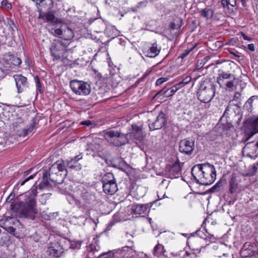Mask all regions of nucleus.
I'll return each mask as SVG.
<instances>
[{
    "instance_id": "44",
    "label": "nucleus",
    "mask_w": 258,
    "mask_h": 258,
    "mask_svg": "<svg viewBox=\"0 0 258 258\" xmlns=\"http://www.w3.org/2000/svg\"><path fill=\"white\" fill-rule=\"evenodd\" d=\"M174 88H175V91H177V90H178L179 89H180L181 88L183 87V85H182L181 83V82H179V83L174 85L173 86H172Z\"/></svg>"
},
{
    "instance_id": "51",
    "label": "nucleus",
    "mask_w": 258,
    "mask_h": 258,
    "mask_svg": "<svg viewBox=\"0 0 258 258\" xmlns=\"http://www.w3.org/2000/svg\"><path fill=\"white\" fill-rule=\"evenodd\" d=\"M81 246L80 243H72L71 245V248L73 249H75L76 248H79Z\"/></svg>"
},
{
    "instance_id": "32",
    "label": "nucleus",
    "mask_w": 258,
    "mask_h": 258,
    "mask_svg": "<svg viewBox=\"0 0 258 258\" xmlns=\"http://www.w3.org/2000/svg\"><path fill=\"white\" fill-rule=\"evenodd\" d=\"M222 186V182L219 181L210 189V191L211 192H215L216 191H219Z\"/></svg>"
},
{
    "instance_id": "42",
    "label": "nucleus",
    "mask_w": 258,
    "mask_h": 258,
    "mask_svg": "<svg viewBox=\"0 0 258 258\" xmlns=\"http://www.w3.org/2000/svg\"><path fill=\"white\" fill-rule=\"evenodd\" d=\"M243 107L244 109H246L248 111H251L252 110V105L248 103L247 101L245 103Z\"/></svg>"
},
{
    "instance_id": "56",
    "label": "nucleus",
    "mask_w": 258,
    "mask_h": 258,
    "mask_svg": "<svg viewBox=\"0 0 258 258\" xmlns=\"http://www.w3.org/2000/svg\"><path fill=\"white\" fill-rule=\"evenodd\" d=\"M208 238L209 239L210 241H214L216 239L215 237L213 235H209V236H207L206 238H204L206 239Z\"/></svg>"
},
{
    "instance_id": "25",
    "label": "nucleus",
    "mask_w": 258,
    "mask_h": 258,
    "mask_svg": "<svg viewBox=\"0 0 258 258\" xmlns=\"http://www.w3.org/2000/svg\"><path fill=\"white\" fill-rule=\"evenodd\" d=\"M213 14L214 12L212 9L209 8H205L202 11L201 15L208 20L212 18Z\"/></svg>"
},
{
    "instance_id": "40",
    "label": "nucleus",
    "mask_w": 258,
    "mask_h": 258,
    "mask_svg": "<svg viewBox=\"0 0 258 258\" xmlns=\"http://www.w3.org/2000/svg\"><path fill=\"white\" fill-rule=\"evenodd\" d=\"M48 174L47 172V171H45L43 175V180H44V183L45 185H47L49 183L48 181Z\"/></svg>"
},
{
    "instance_id": "38",
    "label": "nucleus",
    "mask_w": 258,
    "mask_h": 258,
    "mask_svg": "<svg viewBox=\"0 0 258 258\" xmlns=\"http://www.w3.org/2000/svg\"><path fill=\"white\" fill-rule=\"evenodd\" d=\"M232 106H231V105H229L227 106L223 114V115L222 116V118L228 117V115L229 114V112L230 111V110L232 109Z\"/></svg>"
},
{
    "instance_id": "53",
    "label": "nucleus",
    "mask_w": 258,
    "mask_h": 258,
    "mask_svg": "<svg viewBox=\"0 0 258 258\" xmlns=\"http://www.w3.org/2000/svg\"><path fill=\"white\" fill-rule=\"evenodd\" d=\"M36 86H37V89H39V91H41V90H40L41 84H40V80L38 77H36Z\"/></svg>"
},
{
    "instance_id": "43",
    "label": "nucleus",
    "mask_w": 258,
    "mask_h": 258,
    "mask_svg": "<svg viewBox=\"0 0 258 258\" xmlns=\"http://www.w3.org/2000/svg\"><path fill=\"white\" fill-rule=\"evenodd\" d=\"M254 100H258V96L254 95L252 96L251 97H250L247 101V102L250 104L251 105H252V102Z\"/></svg>"
},
{
    "instance_id": "9",
    "label": "nucleus",
    "mask_w": 258,
    "mask_h": 258,
    "mask_svg": "<svg viewBox=\"0 0 258 258\" xmlns=\"http://www.w3.org/2000/svg\"><path fill=\"white\" fill-rule=\"evenodd\" d=\"M246 139L248 140L258 133V116L252 117L247 119L243 124Z\"/></svg>"
},
{
    "instance_id": "14",
    "label": "nucleus",
    "mask_w": 258,
    "mask_h": 258,
    "mask_svg": "<svg viewBox=\"0 0 258 258\" xmlns=\"http://www.w3.org/2000/svg\"><path fill=\"white\" fill-rule=\"evenodd\" d=\"M63 49L64 46L60 41L58 40L54 41L50 48L51 55L53 57L54 60H58L60 58V52Z\"/></svg>"
},
{
    "instance_id": "11",
    "label": "nucleus",
    "mask_w": 258,
    "mask_h": 258,
    "mask_svg": "<svg viewBox=\"0 0 258 258\" xmlns=\"http://www.w3.org/2000/svg\"><path fill=\"white\" fill-rule=\"evenodd\" d=\"M19 223V221L14 217H5L0 220V226L7 231L13 233L15 231V228L13 225H16Z\"/></svg>"
},
{
    "instance_id": "55",
    "label": "nucleus",
    "mask_w": 258,
    "mask_h": 258,
    "mask_svg": "<svg viewBox=\"0 0 258 258\" xmlns=\"http://www.w3.org/2000/svg\"><path fill=\"white\" fill-rule=\"evenodd\" d=\"M34 127H35V125L34 124H31L30 125V126L28 128H27V130H28V134L29 133H31L33 131V130L34 129Z\"/></svg>"
},
{
    "instance_id": "41",
    "label": "nucleus",
    "mask_w": 258,
    "mask_h": 258,
    "mask_svg": "<svg viewBox=\"0 0 258 258\" xmlns=\"http://www.w3.org/2000/svg\"><path fill=\"white\" fill-rule=\"evenodd\" d=\"M18 134L20 137H25L28 135V130L27 128H23L21 131L19 132Z\"/></svg>"
},
{
    "instance_id": "23",
    "label": "nucleus",
    "mask_w": 258,
    "mask_h": 258,
    "mask_svg": "<svg viewBox=\"0 0 258 258\" xmlns=\"http://www.w3.org/2000/svg\"><path fill=\"white\" fill-rule=\"evenodd\" d=\"M175 89H176L174 88L173 87L167 89L163 88L158 92V94L162 93L164 97H169L172 96L176 92Z\"/></svg>"
},
{
    "instance_id": "48",
    "label": "nucleus",
    "mask_w": 258,
    "mask_h": 258,
    "mask_svg": "<svg viewBox=\"0 0 258 258\" xmlns=\"http://www.w3.org/2000/svg\"><path fill=\"white\" fill-rule=\"evenodd\" d=\"M147 5V1H145L138 3V7L139 8L146 7Z\"/></svg>"
},
{
    "instance_id": "46",
    "label": "nucleus",
    "mask_w": 258,
    "mask_h": 258,
    "mask_svg": "<svg viewBox=\"0 0 258 258\" xmlns=\"http://www.w3.org/2000/svg\"><path fill=\"white\" fill-rule=\"evenodd\" d=\"M186 252H185L184 251H180L179 254H173L174 256H177V258H183L182 256L181 255H184Z\"/></svg>"
},
{
    "instance_id": "4",
    "label": "nucleus",
    "mask_w": 258,
    "mask_h": 258,
    "mask_svg": "<svg viewBox=\"0 0 258 258\" xmlns=\"http://www.w3.org/2000/svg\"><path fill=\"white\" fill-rule=\"evenodd\" d=\"M215 93V88L212 84L203 82L200 85L197 92L198 99L202 102L208 103L214 98Z\"/></svg>"
},
{
    "instance_id": "33",
    "label": "nucleus",
    "mask_w": 258,
    "mask_h": 258,
    "mask_svg": "<svg viewBox=\"0 0 258 258\" xmlns=\"http://www.w3.org/2000/svg\"><path fill=\"white\" fill-rule=\"evenodd\" d=\"M114 253L113 251H110L108 252L103 253L100 254L98 258H113Z\"/></svg>"
},
{
    "instance_id": "54",
    "label": "nucleus",
    "mask_w": 258,
    "mask_h": 258,
    "mask_svg": "<svg viewBox=\"0 0 258 258\" xmlns=\"http://www.w3.org/2000/svg\"><path fill=\"white\" fill-rule=\"evenodd\" d=\"M103 89L102 88H99V89L97 91V94L99 95V96H102L104 94Z\"/></svg>"
},
{
    "instance_id": "29",
    "label": "nucleus",
    "mask_w": 258,
    "mask_h": 258,
    "mask_svg": "<svg viewBox=\"0 0 258 258\" xmlns=\"http://www.w3.org/2000/svg\"><path fill=\"white\" fill-rule=\"evenodd\" d=\"M82 158V156L80 155L76 156L74 158L71 159L70 161L68 162V166L70 167H75V164Z\"/></svg>"
},
{
    "instance_id": "6",
    "label": "nucleus",
    "mask_w": 258,
    "mask_h": 258,
    "mask_svg": "<svg viewBox=\"0 0 258 258\" xmlns=\"http://www.w3.org/2000/svg\"><path fill=\"white\" fill-rule=\"evenodd\" d=\"M217 82L221 87L228 91L236 89L235 77L232 74L222 71L217 77Z\"/></svg>"
},
{
    "instance_id": "52",
    "label": "nucleus",
    "mask_w": 258,
    "mask_h": 258,
    "mask_svg": "<svg viewBox=\"0 0 258 258\" xmlns=\"http://www.w3.org/2000/svg\"><path fill=\"white\" fill-rule=\"evenodd\" d=\"M190 51V50H185V51L184 52H183L181 55H180V57H181L182 58H184L185 57H186L187 54L189 53V52Z\"/></svg>"
},
{
    "instance_id": "37",
    "label": "nucleus",
    "mask_w": 258,
    "mask_h": 258,
    "mask_svg": "<svg viewBox=\"0 0 258 258\" xmlns=\"http://www.w3.org/2000/svg\"><path fill=\"white\" fill-rule=\"evenodd\" d=\"M232 106H231V105H229L227 106L223 114V115L222 116V118L228 117V115L229 114V112L230 111V110L232 109Z\"/></svg>"
},
{
    "instance_id": "64",
    "label": "nucleus",
    "mask_w": 258,
    "mask_h": 258,
    "mask_svg": "<svg viewBox=\"0 0 258 258\" xmlns=\"http://www.w3.org/2000/svg\"><path fill=\"white\" fill-rule=\"evenodd\" d=\"M238 1H240V2L242 3V5L243 6H245L246 4V1L245 0H237Z\"/></svg>"
},
{
    "instance_id": "26",
    "label": "nucleus",
    "mask_w": 258,
    "mask_h": 258,
    "mask_svg": "<svg viewBox=\"0 0 258 258\" xmlns=\"http://www.w3.org/2000/svg\"><path fill=\"white\" fill-rule=\"evenodd\" d=\"M257 168V164H253L252 165L249 166L247 175L248 176H252L254 175L256 173Z\"/></svg>"
},
{
    "instance_id": "50",
    "label": "nucleus",
    "mask_w": 258,
    "mask_h": 258,
    "mask_svg": "<svg viewBox=\"0 0 258 258\" xmlns=\"http://www.w3.org/2000/svg\"><path fill=\"white\" fill-rule=\"evenodd\" d=\"M221 4L224 8H228L229 6L227 0H221Z\"/></svg>"
},
{
    "instance_id": "1",
    "label": "nucleus",
    "mask_w": 258,
    "mask_h": 258,
    "mask_svg": "<svg viewBox=\"0 0 258 258\" xmlns=\"http://www.w3.org/2000/svg\"><path fill=\"white\" fill-rule=\"evenodd\" d=\"M132 128V132L128 134H123L113 130H105L102 132V135L109 143L115 146H120L127 143L128 136L131 139H136L139 141L143 140L145 135L142 131V127L137 125L133 124Z\"/></svg>"
},
{
    "instance_id": "57",
    "label": "nucleus",
    "mask_w": 258,
    "mask_h": 258,
    "mask_svg": "<svg viewBox=\"0 0 258 258\" xmlns=\"http://www.w3.org/2000/svg\"><path fill=\"white\" fill-rule=\"evenodd\" d=\"M247 48L251 51H254V46L253 44H249L247 46Z\"/></svg>"
},
{
    "instance_id": "36",
    "label": "nucleus",
    "mask_w": 258,
    "mask_h": 258,
    "mask_svg": "<svg viewBox=\"0 0 258 258\" xmlns=\"http://www.w3.org/2000/svg\"><path fill=\"white\" fill-rule=\"evenodd\" d=\"M191 80L192 79L190 76H187L185 78H184L180 82L181 83L183 86H184V85H186L188 84L189 82H190Z\"/></svg>"
},
{
    "instance_id": "45",
    "label": "nucleus",
    "mask_w": 258,
    "mask_h": 258,
    "mask_svg": "<svg viewBox=\"0 0 258 258\" xmlns=\"http://www.w3.org/2000/svg\"><path fill=\"white\" fill-rule=\"evenodd\" d=\"M228 3L229 4V5L231 6V7H235L236 5V2L237 0H227Z\"/></svg>"
},
{
    "instance_id": "31",
    "label": "nucleus",
    "mask_w": 258,
    "mask_h": 258,
    "mask_svg": "<svg viewBox=\"0 0 258 258\" xmlns=\"http://www.w3.org/2000/svg\"><path fill=\"white\" fill-rule=\"evenodd\" d=\"M134 248L135 247L134 246V243L133 240L129 239L127 241V245L122 247V251H125V249L127 248L128 249H130L131 250H134L135 251Z\"/></svg>"
},
{
    "instance_id": "62",
    "label": "nucleus",
    "mask_w": 258,
    "mask_h": 258,
    "mask_svg": "<svg viewBox=\"0 0 258 258\" xmlns=\"http://www.w3.org/2000/svg\"><path fill=\"white\" fill-rule=\"evenodd\" d=\"M230 53L234 56L235 57H239L240 56L239 55L236 54L234 52L230 51Z\"/></svg>"
},
{
    "instance_id": "30",
    "label": "nucleus",
    "mask_w": 258,
    "mask_h": 258,
    "mask_svg": "<svg viewBox=\"0 0 258 258\" xmlns=\"http://www.w3.org/2000/svg\"><path fill=\"white\" fill-rule=\"evenodd\" d=\"M45 22H53L55 20V16L51 12H48L45 14Z\"/></svg>"
},
{
    "instance_id": "20",
    "label": "nucleus",
    "mask_w": 258,
    "mask_h": 258,
    "mask_svg": "<svg viewBox=\"0 0 258 258\" xmlns=\"http://www.w3.org/2000/svg\"><path fill=\"white\" fill-rule=\"evenodd\" d=\"M148 207L147 204H138L133 206L132 210L135 214H142L147 210Z\"/></svg>"
},
{
    "instance_id": "59",
    "label": "nucleus",
    "mask_w": 258,
    "mask_h": 258,
    "mask_svg": "<svg viewBox=\"0 0 258 258\" xmlns=\"http://www.w3.org/2000/svg\"><path fill=\"white\" fill-rule=\"evenodd\" d=\"M203 64L202 62L200 63L199 62H198L195 70H199V69L202 68L203 67Z\"/></svg>"
},
{
    "instance_id": "24",
    "label": "nucleus",
    "mask_w": 258,
    "mask_h": 258,
    "mask_svg": "<svg viewBox=\"0 0 258 258\" xmlns=\"http://www.w3.org/2000/svg\"><path fill=\"white\" fill-rule=\"evenodd\" d=\"M238 187V184L235 178H232L229 182V191L230 194L235 193Z\"/></svg>"
},
{
    "instance_id": "10",
    "label": "nucleus",
    "mask_w": 258,
    "mask_h": 258,
    "mask_svg": "<svg viewBox=\"0 0 258 258\" xmlns=\"http://www.w3.org/2000/svg\"><path fill=\"white\" fill-rule=\"evenodd\" d=\"M242 154L247 157L255 159L258 156V139L255 141L246 143L243 148Z\"/></svg>"
},
{
    "instance_id": "28",
    "label": "nucleus",
    "mask_w": 258,
    "mask_h": 258,
    "mask_svg": "<svg viewBox=\"0 0 258 258\" xmlns=\"http://www.w3.org/2000/svg\"><path fill=\"white\" fill-rule=\"evenodd\" d=\"M47 252L51 256L55 257H58L59 256H60L61 254L62 253L60 252H58V251H57V249H55V248L54 249L53 248H52L51 246H50L48 248Z\"/></svg>"
},
{
    "instance_id": "34",
    "label": "nucleus",
    "mask_w": 258,
    "mask_h": 258,
    "mask_svg": "<svg viewBox=\"0 0 258 258\" xmlns=\"http://www.w3.org/2000/svg\"><path fill=\"white\" fill-rule=\"evenodd\" d=\"M51 246L54 249L55 248V249H57V251H58V252H60L61 253L63 252V248H62V246L60 245V244H59V243H58V242H56L52 244Z\"/></svg>"
},
{
    "instance_id": "27",
    "label": "nucleus",
    "mask_w": 258,
    "mask_h": 258,
    "mask_svg": "<svg viewBox=\"0 0 258 258\" xmlns=\"http://www.w3.org/2000/svg\"><path fill=\"white\" fill-rule=\"evenodd\" d=\"M81 195L86 203H89L90 200L93 198V195H92L90 192L87 191L86 190H85L84 191H83Z\"/></svg>"
},
{
    "instance_id": "58",
    "label": "nucleus",
    "mask_w": 258,
    "mask_h": 258,
    "mask_svg": "<svg viewBox=\"0 0 258 258\" xmlns=\"http://www.w3.org/2000/svg\"><path fill=\"white\" fill-rule=\"evenodd\" d=\"M81 124H83V125H85L86 126H89L92 123H91V122L90 121H89V120H85V121H82L81 122Z\"/></svg>"
},
{
    "instance_id": "22",
    "label": "nucleus",
    "mask_w": 258,
    "mask_h": 258,
    "mask_svg": "<svg viewBox=\"0 0 258 258\" xmlns=\"http://www.w3.org/2000/svg\"><path fill=\"white\" fill-rule=\"evenodd\" d=\"M165 252L164 246L159 243L155 246L153 249V254L157 256H159L162 254L165 255Z\"/></svg>"
},
{
    "instance_id": "17",
    "label": "nucleus",
    "mask_w": 258,
    "mask_h": 258,
    "mask_svg": "<svg viewBox=\"0 0 258 258\" xmlns=\"http://www.w3.org/2000/svg\"><path fill=\"white\" fill-rule=\"evenodd\" d=\"M160 50L161 47L158 46L157 42H154L144 51V53L147 57H155L159 54Z\"/></svg>"
},
{
    "instance_id": "39",
    "label": "nucleus",
    "mask_w": 258,
    "mask_h": 258,
    "mask_svg": "<svg viewBox=\"0 0 258 258\" xmlns=\"http://www.w3.org/2000/svg\"><path fill=\"white\" fill-rule=\"evenodd\" d=\"M167 78H160L157 79L156 82V85L157 86H160L162 85L163 83L165 82L167 80Z\"/></svg>"
},
{
    "instance_id": "8",
    "label": "nucleus",
    "mask_w": 258,
    "mask_h": 258,
    "mask_svg": "<svg viewBox=\"0 0 258 258\" xmlns=\"http://www.w3.org/2000/svg\"><path fill=\"white\" fill-rule=\"evenodd\" d=\"M70 87L72 91L77 95L87 96L90 94L91 86L87 82L74 80L70 82Z\"/></svg>"
},
{
    "instance_id": "19",
    "label": "nucleus",
    "mask_w": 258,
    "mask_h": 258,
    "mask_svg": "<svg viewBox=\"0 0 258 258\" xmlns=\"http://www.w3.org/2000/svg\"><path fill=\"white\" fill-rule=\"evenodd\" d=\"M103 189L105 193L112 195L118 189L116 182H111L109 184H103Z\"/></svg>"
},
{
    "instance_id": "47",
    "label": "nucleus",
    "mask_w": 258,
    "mask_h": 258,
    "mask_svg": "<svg viewBox=\"0 0 258 258\" xmlns=\"http://www.w3.org/2000/svg\"><path fill=\"white\" fill-rule=\"evenodd\" d=\"M34 176V175H31L30 176H29L28 178L24 180L21 183V185H23L25 182H26L27 181L31 179H32Z\"/></svg>"
},
{
    "instance_id": "13",
    "label": "nucleus",
    "mask_w": 258,
    "mask_h": 258,
    "mask_svg": "<svg viewBox=\"0 0 258 258\" xmlns=\"http://www.w3.org/2000/svg\"><path fill=\"white\" fill-rule=\"evenodd\" d=\"M3 64L6 70L13 68L21 63V59L13 55L6 54L3 58Z\"/></svg>"
},
{
    "instance_id": "12",
    "label": "nucleus",
    "mask_w": 258,
    "mask_h": 258,
    "mask_svg": "<svg viewBox=\"0 0 258 258\" xmlns=\"http://www.w3.org/2000/svg\"><path fill=\"white\" fill-rule=\"evenodd\" d=\"M195 149V141L189 139L181 140L179 143V151L186 155H191Z\"/></svg>"
},
{
    "instance_id": "63",
    "label": "nucleus",
    "mask_w": 258,
    "mask_h": 258,
    "mask_svg": "<svg viewBox=\"0 0 258 258\" xmlns=\"http://www.w3.org/2000/svg\"><path fill=\"white\" fill-rule=\"evenodd\" d=\"M240 96V93H239V92H236L234 95V99L235 98L238 99L239 98Z\"/></svg>"
},
{
    "instance_id": "18",
    "label": "nucleus",
    "mask_w": 258,
    "mask_h": 258,
    "mask_svg": "<svg viewBox=\"0 0 258 258\" xmlns=\"http://www.w3.org/2000/svg\"><path fill=\"white\" fill-rule=\"evenodd\" d=\"M169 174L171 178H177L181 174L180 165L178 163H174L169 169Z\"/></svg>"
},
{
    "instance_id": "35",
    "label": "nucleus",
    "mask_w": 258,
    "mask_h": 258,
    "mask_svg": "<svg viewBox=\"0 0 258 258\" xmlns=\"http://www.w3.org/2000/svg\"><path fill=\"white\" fill-rule=\"evenodd\" d=\"M169 183L170 180L169 179H164L160 184V187L162 188H167Z\"/></svg>"
},
{
    "instance_id": "3",
    "label": "nucleus",
    "mask_w": 258,
    "mask_h": 258,
    "mask_svg": "<svg viewBox=\"0 0 258 258\" xmlns=\"http://www.w3.org/2000/svg\"><path fill=\"white\" fill-rule=\"evenodd\" d=\"M191 173L197 183L205 185L213 183L216 177L214 166L209 163L194 166Z\"/></svg>"
},
{
    "instance_id": "49",
    "label": "nucleus",
    "mask_w": 258,
    "mask_h": 258,
    "mask_svg": "<svg viewBox=\"0 0 258 258\" xmlns=\"http://www.w3.org/2000/svg\"><path fill=\"white\" fill-rule=\"evenodd\" d=\"M45 14L46 13H43L41 11H39V14L38 16V19H42L43 20L45 21Z\"/></svg>"
},
{
    "instance_id": "16",
    "label": "nucleus",
    "mask_w": 258,
    "mask_h": 258,
    "mask_svg": "<svg viewBox=\"0 0 258 258\" xmlns=\"http://www.w3.org/2000/svg\"><path fill=\"white\" fill-rule=\"evenodd\" d=\"M14 77L15 80L18 92H22L28 87L26 78L21 75H15Z\"/></svg>"
},
{
    "instance_id": "61",
    "label": "nucleus",
    "mask_w": 258,
    "mask_h": 258,
    "mask_svg": "<svg viewBox=\"0 0 258 258\" xmlns=\"http://www.w3.org/2000/svg\"><path fill=\"white\" fill-rule=\"evenodd\" d=\"M5 76V72L0 68V78L4 77Z\"/></svg>"
},
{
    "instance_id": "15",
    "label": "nucleus",
    "mask_w": 258,
    "mask_h": 258,
    "mask_svg": "<svg viewBox=\"0 0 258 258\" xmlns=\"http://www.w3.org/2000/svg\"><path fill=\"white\" fill-rule=\"evenodd\" d=\"M165 122V114L163 113H160L153 122L149 124V127L151 131L159 130L164 126Z\"/></svg>"
},
{
    "instance_id": "5",
    "label": "nucleus",
    "mask_w": 258,
    "mask_h": 258,
    "mask_svg": "<svg viewBox=\"0 0 258 258\" xmlns=\"http://www.w3.org/2000/svg\"><path fill=\"white\" fill-rule=\"evenodd\" d=\"M66 174L67 170L64 165L58 161L54 163L49 168L50 179L56 183H62Z\"/></svg>"
},
{
    "instance_id": "2",
    "label": "nucleus",
    "mask_w": 258,
    "mask_h": 258,
    "mask_svg": "<svg viewBox=\"0 0 258 258\" xmlns=\"http://www.w3.org/2000/svg\"><path fill=\"white\" fill-rule=\"evenodd\" d=\"M37 192L36 188H34L25 193V199L18 204L17 214L19 217L34 219L37 213L35 200Z\"/></svg>"
},
{
    "instance_id": "60",
    "label": "nucleus",
    "mask_w": 258,
    "mask_h": 258,
    "mask_svg": "<svg viewBox=\"0 0 258 258\" xmlns=\"http://www.w3.org/2000/svg\"><path fill=\"white\" fill-rule=\"evenodd\" d=\"M243 38L244 40H248L250 41L251 40V38L245 35V34H242Z\"/></svg>"
},
{
    "instance_id": "21",
    "label": "nucleus",
    "mask_w": 258,
    "mask_h": 258,
    "mask_svg": "<svg viewBox=\"0 0 258 258\" xmlns=\"http://www.w3.org/2000/svg\"><path fill=\"white\" fill-rule=\"evenodd\" d=\"M102 182L103 184L116 182L114 175L110 172L106 173L102 178Z\"/></svg>"
},
{
    "instance_id": "7",
    "label": "nucleus",
    "mask_w": 258,
    "mask_h": 258,
    "mask_svg": "<svg viewBox=\"0 0 258 258\" xmlns=\"http://www.w3.org/2000/svg\"><path fill=\"white\" fill-rule=\"evenodd\" d=\"M49 32L54 36L65 40H70L74 37L73 30L65 24H53Z\"/></svg>"
}]
</instances>
